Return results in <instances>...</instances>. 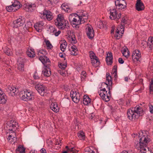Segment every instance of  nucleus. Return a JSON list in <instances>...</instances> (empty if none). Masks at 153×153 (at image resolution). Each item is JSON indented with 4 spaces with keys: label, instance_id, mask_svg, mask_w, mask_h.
I'll list each match as a JSON object with an SVG mask.
<instances>
[{
    "label": "nucleus",
    "instance_id": "nucleus-18",
    "mask_svg": "<svg viewBox=\"0 0 153 153\" xmlns=\"http://www.w3.org/2000/svg\"><path fill=\"white\" fill-rule=\"evenodd\" d=\"M7 128L10 131H13V129H16L18 126V124L17 123L11 120L8 122L7 123Z\"/></svg>",
    "mask_w": 153,
    "mask_h": 153
},
{
    "label": "nucleus",
    "instance_id": "nucleus-26",
    "mask_svg": "<svg viewBox=\"0 0 153 153\" xmlns=\"http://www.w3.org/2000/svg\"><path fill=\"white\" fill-rule=\"evenodd\" d=\"M42 74L45 76L47 77L49 76L51 74V72L50 67L49 68H45L42 71Z\"/></svg>",
    "mask_w": 153,
    "mask_h": 153
},
{
    "label": "nucleus",
    "instance_id": "nucleus-31",
    "mask_svg": "<svg viewBox=\"0 0 153 153\" xmlns=\"http://www.w3.org/2000/svg\"><path fill=\"white\" fill-rule=\"evenodd\" d=\"M121 52L123 56L127 58H128L129 55V51L126 47L123 48L121 50Z\"/></svg>",
    "mask_w": 153,
    "mask_h": 153
},
{
    "label": "nucleus",
    "instance_id": "nucleus-37",
    "mask_svg": "<svg viewBox=\"0 0 153 153\" xmlns=\"http://www.w3.org/2000/svg\"><path fill=\"white\" fill-rule=\"evenodd\" d=\"M67 65V63L66 61H65L64 63H60L58 65L59 68L62 70H64L66 67Z\"/></svg>",
    "mask_w": 153,
    "mask_h": 153
},
{
    "label": "nucleus",
    "instance_id": "nucleus-39",
    "mask_svg": "<svg viewBox=\"0 0 153 153\" xmlns=\"http://www.w3.org/2000/svg\"><path fill=\"white\" fill-rule=\"evenodd\" d=\"M61 7L62 9L67 12L68 11V9H69L68 8V6L65 3L62 4L61 6Z\"/></svg>",
    "mask_w": 153,
    "mask_h": 153
},
{
    "label": "nucleus",
    "instance_id": "nucleus-49",
    "mask_svg": "<svg viewBox=\"0 0 153 153\" xmlns=\"http://www.w3.org/2000/svg\"><path fill=\"white\" fill-rule=\"evenodd\" d=\"M49 1L51 4H56L58 2V0H49Z\"/></svg>",
    "mask_w": 153,
    "mask_h": 153
},
{
    "label": "nucleus",
    "instance_id": "nucleus-13",
    "mask_svg": "<svg viewBox=\"0 0 153 153\" xmlns=\"http://www.w3.org/2000/svg\"><path fill=\"white\" fill-rule=\"evenodd\" d=\"M36 5L35 3H27L23 5V8L26 11L32 12L36 9Z\"/></svg>",
    "mask_w": 153,
    "mask_h": 153
},
{
    "label": "nucleus",
    "instance_id": "nucleus-36",
    "mask_svg": "<svg viewBox=\"0 0 153 153\" xmlns=\"http://www.w3.org/2000/svg\"><path fill=\"white\" fill-rule=\"evenodd\" d=\"M78 136L80 139L81 140H84L85 138V134L82 131H80L78 133Z\"/></svg>",
    "mask_w": 153,
    "mask_h": 153
},
{
    "label": "nucleus",
    "instance_id": "nucleus-14",
    "mask_svg": "<svg viewBox=\"0 0 153 153\" xmlns=\"http://www.w3.org/2000/svg\"><path fill=\"white\" fill-rule=\"evenodd\" d=\"M110 18L111 19L117 20L120 18L121 16L120 13H118L116 11V9H110Z\"/></svg>",
    "mask_w": 153,
    "mask_h": 153
},
{
    "label": "nucleus",
    "instance_id": "nucleus-45",
    "mask_svg": "<svg viewBox=\"0 0 153 153\" xmlns=\"http://www.w3.org/2000/svg\"><path fill=\"white\" fill-rule=\"evenodd\" d=\"M117 65H114L113 69V74H114V76L115 77V76H117Z\"/></svg>",
    "mask_w": 153,
    "mask_h": 153
},
{
    "label": "nucleus",
    "instance_id": "nucleus-29",
    "mask_svg": "<svg viewBox=\"0 0 153 153\" xmlns=\"http://www.w3.org/2000/svg\"><path fill=\"white\" fill-rule=\"evenodd\" d=\"M50 107L55 112H57L59 111V108L56 103L53 102L51 104Z\"/></svg>",
    "mask_w": 153,
    "mask_h": 153
},
{
    "label": "nucleus",
    "instance_id": "nucleus-6",
    "mask_svg": "<svg viewBox=\"0 0 153 153\" xmlns=\"http://www.w3.org/2000/svg\"><path fill=\"white\" fill-rule=\"evenodd\" d=\"M22 94V95L21 97V98L24 101H28L31 100L34 98L33 94L27 90H26Z\"/></svg>",
    "mask_w": 153,
    "mask_h": 153
},
{
    "label": "nucleus",
    "instance_id": "nucleus-55",
    "mask_svg": "<svg viewBox=\"0 0 153 153\" xmlns=\"http://www.w3.org/2000/svg\"><path fill=\"white\" fill-rule=\"evenodd\" d=\"M60 73L61 75L63 76H66V73L63 70H60Z\"/></svg>",
    "mask_w": 153,
    "mask_h": 153
},
{
    "label": "nucleus",
    "instance_id": "nucleus-10",
    "mask_svg": "<svg viewBox=\"0 0 153 153\" xmlns=\"http://www.w3.org/2000/svg\"><path fill=\"white\" fill-rule=\"evenodd\" d=\"M40 17L42 19H47L48 21H50L53 19V16L52 13L50 11L45 10L40 16Z\"/></svg>",
    "mask_w": 153,
    "mask_h": 153
},
{
    "label": "nucleus",
    "instance_id": "nucleus-24",
    "mask_svg": "<svg viewBox=\"0 0 153 153\" xmlns=\"http://www.w3.org/2000/svg\"><path fill=\"white\" fill-rule=\"evenodd\" d=\"M79 16L80 18L81 22L82 21V23H83L84 22H85V20H86L88 18V15L85 11L82 13V14H79Z\"/></svg>",
    "mask_w": 153,
    "mask_h": 153
},
{
    "label": "nucleus",
    "instance_id": "nucleus-11",
    "mask_svg": "<svg viewBox=\"0 0 153 153\" xmlns=\"http://www.w3.org/2000/svg\"><path fill=\"white\" fill-rule=\"evenodd\" d=\"M141 56V53L139 50H136L133 51L132 58V59L134 62H140Z\"/></svg>",
    "mask_w": 153,
    "mask_h": 153
},
{
    "label": "nucleus",
    "instance_id": "nucleus-2",
    "mask_svg": "<svg viewBox=\"0 0 153 153\" xmlns=\"http://www.w3.org/2000/svg\"><path fill=\"white\" fill-rule=\"evenodd\" d=\"M148 133L147 131H142L139 134L140 142H135V146L136 149H139L144 147L147 146V144L150 141V136L148 135Z\"/></svg>",
    "mask_w": 153,
    "mask_h": 153
},
{
    "label": "nucleus",
    "instance_id": "nucleus-8",
    "mask_svg": "<svg viewBox=\"0 0 153 153\" xmlns=\"http://www.w3.org/2000/svg\"><path fill=\"white\" fill-rule=\"evenodd\" d=\"M89 54L92 65L95 67L98 66L100 64V62L98 57L92 51L89 52Z\"/></svg>",
    "mask_w": 153,
    "mask_h": 153
},
{
    "label": "nucleus",
    "instance_id": "nucleus-23",
    "mask_svg": "<svg viewBox=\"0 0 153 153\" xmlns=\"http://www.w3.org/2000/svg\"><path fill=\"white\" fill-rule=\"evenodd\" d=\"M113 56L111 53H108L107 54L106 61L108 65H111L112 63Z\"/></svg>",
    "mask_w": 153,
    "mask_h": 153
},
{
    "label": "nucleus",
    "instance_id": "nucleus-52",
    "mask_svg": "<svg viewBox=\"0 0 153 153\" xmlns=\"http://www.w3.org/2000/svg\"><path fill=\"white\" fill-rule=\"evenodd\" d=\"M33 77L35 79H38L39 78V77L38 76V74L36 72H35L33 76Z\"/></svg>",
    "mask_w": 153,
    "mask_h": 153
},
{
    "label": "nucleus",
    "instance_id": "nucleus-51",
    "mask_svg": "<svg viewBox=\"0 0 153 153\" xmlns=\"http://www.w3.org/2000/svg\"><path fill=\"white\" fill-rule=\"evenodd\" d=\"M126 23V20L125 17H123L121 21V25H124V24Z\"/></svg>",
    "mask_w": 153,
    "mask_h": 153
},
{
    "label": "nucleus",
    "instance_id": "nucleus-62",
    "mask_svg": "<svg viewBox=\"0 0 153 153\" xmlns=\"http://www.w3.org/2000/svg\"><path fill=\"white\" fill-rule=\"evenodd\" d=\"M40 152L42 153H46V150L44 148H42L40 150Z\"/></svg>",
    "mask_w": 153,
    "mask_h": 153
},
{
    "label": "nucleus",
    "instance_id": "nucleus-28",
    "mask_svg": "<svg viewBox=\"0 0 153 153\" xmlns=\"http://www.w3.org/2000/svg\"><path fill=\"white\" fill-rule=\"evenodd\" d=\"M7 100V97L4 93L0 95V104H5Z\"/></svg>",
    "mask_w": 153,
    "mask_h": 153
},
{
    "label": "nucleus",
    "instance_id": "nucleus-40",
    "mask_svg": "<svg viewBox=\"0 0 153 153\" xmlns=\"http://www.w3.org/2000/svg\"><path fill=\"white\" fill-rule=\"evenodd\" d=\"M45 42L48 48L51 49L53 48L52 45L48 40L45 39Z\"/></svg>",
    "mask_w": 153,
    "mask_h": 153
},
{
    "label": "nucleus",
    "instance_id": "nucleus-48",
    "mask_svg": "<svg viewBox=\"0 0 153 153\" xmlns=\"http://www.w3.org/2000/svg\"><path fill=\"white\" fill-rule=\"evenodd\" d=\"M8 139L10 143H12V142L14 141H16L14 140V139H13V137H12L11 135H9L8 136Z\"/></svg>",
    "mask_w": 153,
    "mask_h": 153
},
{
    "label": "nucleus",
    "instance_id": "nucleus-5",
    "mask_svg": "<svg viewBox=\"0 0 153 153\" xmlns=\"http://www.w3.org/2000/svg\"><path fill=\"white\" fill-rule=\"evenodd\" d=\"M101 88L102 89H100L98 92L100 97L105 101L106 102L109 101L111 99V91H109L107 93V91H106L105 88H102V87Z\"/></svg>",
    "mask_w": 153,
    "mask_h": 153
},
{
    "label": "nucleus",
    "instance_id": "nucleus-20",
    "mask_svg": "<svg viewBox=\"0 0 153 153\" xmlns=\"http://www.w3.org/2000/svg\"><path fill=\"white\" fill-rule=\"evenodd\" d=\"M7 91L9 95L13 96L17 93L18 90L14 86H9Z\"/></svg>",
    "mask_w": 153,
    "mask_h": 153
},
{
    "label": "nucleus",
    "instance_id": "nucleus-64",
    "mask_svg": "<svg viewBox=\"0 0 153 153\" xmlns=\"http://www.w3.org/2000/svg\"><path fill=\"white\" fill-rule=\"evenodd\" d=\"M120 34L119 33V34H117L116 33V34H115V37H116L117 39H119V38L120 37Z\"/></svg>",
    "mask_w": 153,
    "mask_h": 153
},
{
    "label": "nucleus",
    "instance_id": "nucleus-56",
    "mask_svg": "<svg viewBox=\"0 0 153 153\" xmlns=\"http://www.w3.org/2000/svg\"><path fill=\"white\" fill-rule=\"evenodd\" d=\"M121 153H134V152H132L131 150H128V151L123 150L121 152Z\"/></svg>",
    "mask_w": 153,
    "mask_h": 153
},
{
    "label": "nucleus",
    "instance_id": "nucleus-7",
    "mask_svg": "<svg viewBox=\"0 0 153 153\" xmlns=\"http://www.w3.org/2000/svg\"><path fill=\"white\" fill-rule=\"evenodd\" d=\"M21 7L20 2L17 1H15L11 5L7 6L6 9L9 12H15L19 9Z\"/></svg>",
    "mask_w": 153,
    "mask_h": 153
},
{
    "label": "nucleus",
    "instance_id": "nucleus-41",
    "mask_svg": "<svg viewBox=\"0 0 153 153\" xmlns=\"http://www.w3.org/2000/svg\"><path fill=\"white\" fill-rule=\"evenodd\" d=\"M149 92L150 94L153 93V80L152 79L150 84Z\"/></svg>",
    "mask_w": 153,
    "mask_h": 153
},
{
    "label": "nucleus",
    "instance_id": "nucleus-47",
    "mask_svg": "<svg viewBox=\"0 0 153 153\" xmlns=\"http://www.w3.org/2000/svg\"><path fill=\"white\" fill-rule=\"evenodd\" d=\"M75 149L74 147L69 148V149H68V152H72V153H76V151H75Z\"/></svg>",
    "mask_w": 153,
    "mask_h": 153
},
{
    "label": "nucleus",
    "instance_id": "nucleus-38",
    "mask_svg": "<svg viewBox=\"0 0 153 153\" xmlns=\"http://www.w3.org/2000/svg\"><path fill=\"white\" fill-rule=\"evenodd\" d=\"M4 53L8 56L11 55L12 54L11 50L8 47H6L4 49Z\"/></svg>",
    "mask_w": 153,
    "mask_h": 153
},
{
    "label": "nucleus",
    "instance_id": "nucleus-12",
    "mask_svg": "<svg viewBox=\"0 0 153 153\" xmlns=\"http://www.w3.org/2000/svg\"><path fill=\"white\" fill-rule=\"evenodd\" d=\"M35 88L38 93L42 96H44L46 91V87L41 84H36L35 82Z\"/></svg>",
    "mask_w": 153,
    "mask_h": 153
},
{
    "label": "nucleus",
    "instance_id": "nucleus-4",
    "mask_svg": "<svg viewBox=\"0 0 153 153\" xmlns=\"http://www.w3.org/2000/svg\"><path fill=\"white\" fill-rule=\"evenodd\" d=\"M69 19L74 27L79 28V25L81 24L80 18L79 15L76 13L71 14L69 16Z\"/></svg>",
    "mask_w": 153,
    "mask_h": 153
},
{
    "label": "nucleus",
    "instance_id": "nucleus-30",
    "mask_svg": "<svg viewBox=\"0 0 153 153\" xmlns=\"http://www.w3.org/2000/svg\"><path fill=\"white\" fill-rule=\"evenodd\" d=\"M91 102V100L90 98L86 95L83 97V103L85 105H87L90 103Z\"/></svg>",
    "mask_w": 153,
    "mask_h": 153
},
{
    "label": "nucleus",
    "instance_id": "nucleus-34",
    "mask_svg": "<svg viewBox=\"0 0 153 153\" xmlns=\"http://www.w3.org/2000/svg\"><path fill=\"white\" fill-rule=\"evenodd\" d=\"M112 82H110V83H109L108 84L107 83H106L105 82H102V86H104L105 85L106 86V87L108 89V92L110 91H111L110 90H111L112 88Z\"/></svg>",
    "mask_w": 153,
    "mask_h": 153
},
{
    "label": "nucleus",
    "instance_id": "nucleus-19",
    "mask_svg": "<svg viewBox=\"0 0 153 153\" xmlns=\"http://www.w3.org/2000/svg\"><path fill=\"white\" fill-rule=\"evenodd\" d=\"M136 9L138 11H141L144 10L145 7L143 3L141 0H137L135 4Z\"/></svg>",
    "mask_w": 153,
    "mask_h": 153
},
{
    "label": "nucleus",
    "instance_id": "nucleus-25",
    "mask_svg": "<svg viewBox=\"0 0 153 153\" xmlns=\"http://www.w3.org/2000/svg\"><path fill=\"white\" fill-rule=\"evenodd\" d=\"M147 45L150 50L153 49V37L150 36L149 37L147 42Z\"/></svg>",
    "mask_w": 153,
    "mask_h": 153
},
{
    "label": "nucleus",
    "instance_id": "nucleus-59",
    "mask_svg": "<svg viewBox=\"0 0 153 153\" xmlns=\"http://www.w3.org/2000/svg\"><path fill=\"white\" fill-rule=\"evenodd\" d=\"M118 62L121 64H123L124 62V61L122 58H120L119 59Z\"/></svg>",
    "mask_w": 153,
    "mask_h": 153
},
{
    "label": "nucleus",
    "instance_id": "nucleus-50",
    "mask_svg": "<svg viewBox=\"0 0 153 153\" xmlns=\"http://www.w3.org/2000/svg\"><path fill=\"white\" fill-rule=\"evenodd\" d=\"M147 44V42L145 41H143L141 43V46L143 47V48H145L146 47Z\"/></svg>",
    "mask_w": 153,
    "mask_h": 153
},
{
    "label": "nucleus",
    "instance_id": "nucleus-32",
    "mask_svg": "<svg viewBox=\"0 0 153 153\" xmlns=\"http://www.w3.org/2000/svg\"><path fill=\"white\" fill-rule=\"evenodd\" d=\"M25 149L22 146L20 145L16 149V153H25Z\"/></svg>",
    "mask_w": 153,
    "mask_h": 153
},
{
    "label": "nucleus",
    "instance_id": "nucleus-60",
    "mask_svg": "<svg viewBox=\"0 0 153 153\" xmlns=\"http://www.w3.org/2000/svg\"><path fill=\"white\" fill-rule=\"evenodd\" d=\"M61 33V31L60 30H58L57 32L56 31L55 32V33L54 34L56 36H58Z\"/></svg>",
    "mask_w": 153,
    "mask_h": 153
},
{
    "label": "nucleus",
    "instance_id": "nucleus-61",
    "mask_svg": "<svg viewBox=\"0 0 153 153\" xmlns=\"http://www.w3.org/2000/svg\"><path fill=\"white\" fill-rule=\"evenodd\" d=\"M75 38H71V42L74 43V44H75L76 43L77 41L75 39Z\"/></svg>",
    "mask_w": 153,
    "mask_h": 153
},
{
    "label": "nucleus",
    "instance_id": "nucleus-1",
    "mask_svg": "<svg viewBox=\"0 0 153 153\" xmlns=\"http://www.w3.org/2000/svg\"><path fill=\"white\" fill-rule=\"evenodd\" d=\"M144 113L141 106L137 105L129 109L128 110L127 115L129 120H133L137 119L139 116L143 115Z\"/></svg>",
    "mask_w": 153,
    "mask_h": 153
},
{
    "label": "nucleus",
    "instance_id": "nucleus-17",
    "mask_svg": "<svg viewBox=\"0 0 153 153\" xmlns=\"http://www.w3.org/2000/svg\"><path fill=\"white\" fill-rule=\"evenodd\" d=\"M86 33L89 39L93 38L94 36V30L91 25H88L86 28Z\"/></svg>",
    "mask_w": 153,
    "mask_h": 153
},
{
    "label": "nucleus",
    "instance_id": "nucleus-33",
    "mask_svg": "<svg viewBox=\"0 0 153 153\" xmlns=\"http://www.w3.org/2000/svg\"><path fill=\"white\" fill-rule=\"evenodd\" d=\"M124 26L122 25L118 27L116 30V32L117 34L120 32L121 34H123L124 33Z\"/></svg>",
    "mask_w": 153,
    "mask_h": 153
},
{
    "label": "nucleus",
    "instance_id": "nucleus-46",
    "mask_svg": "<svg viewBox=\"0 0 153 153\" xmlns=\"http://www.w3.org/2000/svg\"><path fill=\"white\" fill-rule=\"evenodd\" d=\"M49 28L50 30V32L51 33H52V34H54L55 33V32L56 31V30L53 26L50 27Z\"/></svg>",
    "mask_w": 153,
    "mask_h": 153
},
{
    "label": "nucleus",
    "instance_id": "nucleus-27",
    "mask_svg": "<svg viewBox=\"0 0 153 153\" xmlns=\"http://www.w3.org/2000/svg\"><path fill=\"white\" fill-rule=\"evenodd\" d=\"M71 52L70 53L73 55H76L77 54V49L76 46L73 45L69 49Z\"/></svg>",
    "mask_w": 153,
    "mask_h": 153
},
{
    "label": "nucleus",
    "instance_id": "nucleus-42",
    "mask_svg": "<svg viewBox=\"0 0 153 153\" xmlns=\"http://www.w3.org/2000/svg\"><path fill=\"white\" fill-rule=\"evenodd\" d=\"M106 80L108 82V84L110 82H112V78L111 76L109 75L108 73H107L106 74Z\"/></svg>",
    "mask_w": 153,
    "mask_h": 153
},
{
    "label": "nucleus",
    "instance_id": "nucleus-63",
    "mask_svg": "<svg viewBox=\"0 0 153 153\" xmlns=\"http://www.w3.org/2000/svg\"><path fill=\"white\" fill-rule=\"evenodd\" d=\"M18 35L19 36L17 38V40L18 41H19L21 39V34L20 33Z\"/></svg>",
    "mask_w": 153,
    "mask_h": 153
},
{
    "label": "nucleus",
    "instance_id": "nucleus-43",
    "mask_svg": "<svg viewBox=\"0 0 153 153\" xmlns=\"http://www.w3.org/2000/svg\"><path fill=\"white\" fill-rule=\"evenodd\" d=\"M87 74L85 71H83L81 73V78L82 81L84 80Z\"/></svg>",
    "mask_w": 153,
    "mask_h": 153
},
{
    "label": "nucleus",
    "instance_id": "nucleus-58",
    "mask_svg": "<svg viewBox=\"0 0 153 153\" xmlns=\"http://www.w3.org/2000/svg\"><path fill=\"white\" fill-rule=\"evenodd\" d=\"M149 109L150 112L151 113H153V106L152 105H149Z\"/></svg>",
    "mask_w": 153,
    "mask_h": 153
},
{
    "label": "nucleus",
    "instance_id": "nucleus-53",
    "mask_svg": "<svg viewBox=\"0 0 153 153\" xmlns=\"http://www.w3.org/2000/svg\"><path fill=\"white\" fill-rule=\"evenodd\" d=\"M45 52V51H38V54L39 57L40 56H43L44 55L43 53Z\"/></svg>",
    "mask_w": 153,
    "mask_h": 153
},
{
    "label": "nucleus",
    "instance_id": "nucleus-44",
    "mask_svg": "<svg viewBox=\"0 0 153 153\" xmlns=\"http://www.w3.org/2000/svg\"><path fill=\"white\" fill-rule=\"evenodd\" d=\"M26 53L28 56L30 57H33L35 56V54L34 52H31L30 51H27Z\"/></svg>",
    "mask_w": 153,
    "mask_h": 153
},
{
    "label": "nucleus",
    "instance_id": "nucleus-3",
    "mask_svg": "<svg viewBox=\"0 0 153 153\" xmlns=\"http://www.w3.org/2000/svg\"><path fill=\"white\" fill-rule=\"evenodd\" d=\"M55 21V25L59 29L63 30L69 27L68 21L65 19L63 16L60 14L58 15Z\"/></svg>",
    "mask_w": 153,
    "mask_h": 153
},
{
    "label": "nucleus",
    "instance_id": "nucleus-35",
    "mask_svg": "<svg viewBox=\"0 0 153 153\" xmlns=\"http://www.w3.org/2000/svg\"><path fill=\"white\" fill-rule=\"evenodd\" d=\"M67 46V43L65 41H63V42L61 44L60 48L62 51H64Z\"/></svg>",
    "mask_w": 153,
    "mask_h": 153
},
{
    "label": "nucleus",
    "instance_id": "nucleus-57",
    "mask_svg": "<svg viewBox=\"0 0 153 153\" xmlns=\"http://www.w3.org/2000/svg\"><path fill=\"white\" fill-rule=\"evenodd\" d=\"M9 135H11L12 136V137H13V139H14V140L15 141L16 140V134L14 132H13L11 134H10Z\"/></svg>",
    "mask_w": 153,
    "mask_h": 153
},
{
    "label": "nucleus",
    "instance_id": "nucleus-16",
    "mask_svg": "<svg viewBox=\"0 0 153 153\" xmlns=\"http://www.w3.org/2000/svg\"><path fill=\"white\" fill-rule=\"evenodd\" d=\"M25 20L23 17L20 16L16 20L13 21L14 27L16 28L23 26L25 23Z\"/></svg>",
    "mask_w": 153,
    "mask_h": 153
},
{
    "label": "nucleus",
    "instance_id": "nucleus-15",
    "mask_svg": "<svg viewBox=\"0 0 153 153\" xmlns=\"http://www.w3.org/2000/svg\"><path fill=\"white\" fill-rule=\"evenodd\" d=\"M40 60L44 65L45 68H49L51 62L49 59L46 56H40L39 58Z\"/></svg>",
    "mask_w": 153,
    "mask_h": 153
},
{
    "label": "nucleus",
    "instance_id": "nucleus-54",
    "mask_svg": "<svg viewBox=\"0 0 153 153\" xmlns=\"http://www.w3.org/2000/svg\"><path fill=\"white\" fill-rule=\"evenodd\" d=\"M120 0H115V6L117 7H117L118 6L119 4H120Z\"/></svg>",
    "mask_w": 153,
    "mask_h": 153
},
{
    "label": "nucleus",
    "instance_id": "nucleus-21",
    "mask_svg": "<svg viewBox=\"0 0 153 153\" xmlns=\"http://www.w3.org/2000/svg\"><path fill=\"white\" fill-rule=\"evenodd\" d=\"M18 69L20 71H24V61L21 58L19 59L18 61Z\"/></svg>",
    "mask_w": 153,
    "mask_h": 153
},
{
    "label": "nucleus",
    "instance_id": "nucleus-22",
    "mask_svg": "<svg viewBox=\"0 0 153 153\" xmlns=\"http://www.w3.org/2000/svg\"><path fill=\"white\" fill-rule=\"evenodd\" d=\"M44 25L43 22L40 21L35 24L34 27L38 32H40L42 30V27Z\"/></svg>",
    "mask_w": 153,
    "mask_h": 153
},
{
    "label": "nucleus",
    "instance_id": "nucleus-9",
    "mask_svg": "<svg viewBox=\"0 0 153 153\" xmlns=\"http://www.w3.org/2000/svg\"><path fill=\"white\" fill-rule=\"evenodd\" d=\"M70 94L73 101L75 103H78L80 99V94L78 92L73 90L71 91Z\"/></svg>",
    "mask_w": 153,
    "mask_h": 153
}]
</instances>
